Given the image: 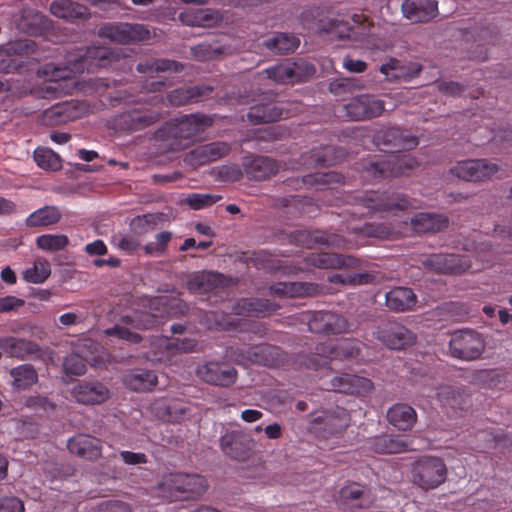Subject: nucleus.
Returning <instances> with one entry per match:
<instances>
[{"label": "nucleus", "mask_w": 512, "mask_h": 512, "mask_svg": "<svg viewBox=\"0 0 512 512\" xmlns=\"http://www.w3.org/2000/svg\"><path fill=\"white\" fill-rule=\"evenodd\" d=\"M69 451L87 460H97L102 456L101 440L89 434L79 433L68 440Z\"/></svg>", "instance_id": "b1692460"}, {"label": "nucleus", "mask_w": 512, "mask_h": 512, "mask_svg": "<svg viewBox=\"0 0 512 512\" xmlns=\"http://www.w3.org/2000/svg\"><path fill=\"white\" fill-rule=\"evenodd\" d=\"M238 364L247 366L249 364H261L264 366L275 367L282 364L285 355L280 348L268 344H261L248 348L236 356Z\"/></svg>", "instance_id": "ddd939ff"}, {"label": "nucleus", "mask_w": 512, "mask_h": 512, "mask_svg": "<svg viewBox=\"0 0 512 512\" xmlns=\"http://www.w3.org/2000/svg\"><path fill=\"white\" fill-rule=\"evenodd\" d=\"M387 419L391 425L399 430H408L413 427L417 420L416 411L409 405L398 403L387 411Z\"/></svg>", "instance_id": "ea45409f"}, {"label": "nucleus", "mask_w": 512, "mask_h": 512, "mask_svg": "<svg viewBox=\"0 0 512 512\" xmlns=\"http://www.w3.org/2000/svg\"><path fill=\"white\" fill-rule=\"evenodd\" d=\"M180 69H182L181 64L166 59H155L152 61H147L145 63H139L137 65V70L140 73H151L169 70L178 71Z\"/></svg>", "instance_id": "bf43d9fd"}, {"label": "nucleus", "mask_w": 512, "mask_h": 512, "mask_svg": "<svg viewBox=\"0 0 512 512\" xmlns=\"http://www.w3.org/2000/svg\"><path fill=\"white\" fill-rule=\"evenodd\" d=\"M71 395L78 403L95 405L101 404L108 400L110 397V391L101 382L83 381L79 382L72 388Z\"/></svg>", "instance_id": "412c9836"}, {"label": "nucleus", "mask_w": 512, "mask_h": 512, "mask_svg": "<svg viewBox=\"0 0 512 512\" xmlns=\"http://www.w3.org/2000/svg\"><path fill=\"white\" fill-rule=\"evenodd\" d=\"M252 169L256 178H267L278 171V165L270 158L256 157L252 161Z\"/></svg>", "instance_id": "052dcab7"}, {"label": "nucleus", "mask_w": 512, "mask_h": 512, "mask_svg": "<svg viewBox=\"0 0 512 512\" xmlns=\"http://www.w3.org/2000/svg\"><path fill=\"white\" fill-rule=\"evenodd\" d=\"M326 388L345 394L366 395L373 390V383L365 377L342 374L333 377Z\"/></svg>", "instance_id": "5701e85b"}, {"label": "nucleus", "mask_w": 512, "mask_h": 512, "mask_svg": "<svg viewBox=\"0 0 512 512\" xmlns=\"http://www.w3.org/2000/svg\"><path fill=\"white\" fill-rule=\"evenodd\" d=\"M485 349L486 341L483 335L475 330L455 331L449 340V353L455 359L474 361L481 358Z\"/></svg>", "instance_id": "423d86ee"}, {"label": "nucleus", "mask_w": 512, "mask_h": 512, "mask_svg": "<svg viewBox=\"0 0 512 512\" xmlns=\"http://www.w3.org/2000/svg\"><path fill=\"white\" fill-rule=\"evenodd\" d=\"M344 108L346 115L355 121L378 117L385 110L384 102L371 94H361L352 98Z\"/></svg>", "instance_id": "2eb2a0df"}, {"label": "nucleus", "mask_w": 512, "mask_h": 512, "mask_svg": "<svg viewBox=\"0 0 512 512\" xmlns=\"http://www.w3.org/2000/svg\"><path fill=\"white\" fill-rule=\"evenodd\" d=\"M421 68L419 63H402L397 59L391 58L388 62L382 64L379 70L388 81H410L420 73Z\"/></svg>", "instance_id": "c756f323"}, {"label": "nucleus", "mask_w": 512, "mask_h": 512, "mask_svg": "<svg viewBox=\"0 0 512 512\" xmlns=\"http://www.w3.org/2000/svg\"><path fill=\"white\" fill-rule=\"evenodd\" d=\"M374 143L379 149L394 154L401 150H410L418 144V138L397 127L383 128L374 135Z\"/></svg>", "instance_id": "1a4fd4ad"}, {"label": "nucleus", "mask_w": 512, "mask_h": 512, "mask_svg": "<svg viewBox=\"0 0 512 512\" xmlns=\"http://www.w3.org/2000/svg\"><path fill=\"white\" fill-rule=\"evenodd\" d=\"M278 305L264 299H242L233 306V313L244 317H264L276 311Z\"/></svg>", "instance_id": "473e14b6"}, {"label": "nucleus", "mask_w": 512, "mask_h": 512, "mask_svg": "<svg viewBox=\"0 0 512 512\" xmlns=\"http://www.w3.org/2000/svg\"><path fill=\"white\" fill-rule=\"evenodd\" d=\"M223 276L216 272H198L188 281V289L193 293H208L223 286Z\"/></svg>", "instance_id": "4c0bfd02"}, {"label": "nucleus", "mask_w": 512, "mask_h": 512, "mask_svg": "<svg viewBox=\"0 0 512 512\" xmlns=\"http://www.w3.org/2000/svg\"><path fill=\"white\" fill-rule=\"evenodd\" d=\"M299 39L287 33H279L273 38L265 41V46L277 53H289L296 50L299 46Z\"/></svg>", "instance_id": "5fc2aeb1"}, {"label": "nucleus", "mask_w": 512, "mask_h": 512, "mask_svg": "<svg viewBox=\"0 0 512 512\" xmlns=\"http://www.w3.org/2000/svg\"><path fill=\"white\" fill-rule=\"evenodd\" d=\"M191 52L195 59L199 61H205L216 58L219 54L222 53V49L212 47V45L207 43H202L192 47Z\"/></svg>", "instance_id": "774afa93"}, {"label": "nucleus", "mask_w": 512, "mask_h": 512, "mask_svg": "<svg viewBox=\"0 0 512 512\" xmlns=\"http://www.w3.org/2000/svg\"><path fill=\"white\" fill-rule=\"evenodd\" d=\"M350 420L349 412L342 407H336L324 412L321 416L314 419L313 424H324L325 431L334 434L337 431L348 426Z\"/></svg>", "instance_id": "79ce46f5"}, {"label": "nucleus", "mask_w": 512, "mask_h": 512, "mask_svg": "<svg viewBox=\"0 0 512 512\" xmlns=\"http://www.w3.org/2000/svg\"><path fill=\"white\" fill-rule=\"evenodd\" d=\"M212 124V119L206 115H184L175 119L169 132L179 139H190Z\"/></svg>", "instance_id": "aec40b11"}, {"label": "nucleus", "mask_w": 512, "mask_h": 512, "mask_svg": "<svg viewBox=\"0 0 512 512\" xmlns=\"http://www.w3.org/2000/svg\"><path fill=\"white\" fill-rule=\"evenodd\" d=\"M182 23L188 26L210 27L221 20L218 11L208 8L189 9L179 15Z\"/></svg>", "instance_id": "58836bf2"}, {"label": "nucleus", "mask_w": 512, "mask_h": 512, "mask_svg": "<svg viewBox=\"0 0 512 512\" xmlns=\"http://www.w3.org/2000/svg\"><path fill=\"white\" fill-rule=\"evenodd\" d=\"M435 0H405L402 3L403 15L412 22H426L437 15Z\"/></svg>", "instance_id": "cd10ccee"}, {"label": "nucleus", "mask_w": 512, "mask_h": 512, "mask_svg": "<svg viewBox=\"0 0 512 512\" xmlns=\"http://www.w3.org/2000/svg\"><path fill=\"white\" fill-rule=\"evenodd\" d=\"M418 166L415 157L409 154H392L385 160L371 162L365 167V178L379 179L404 175Z\"/></svg>", "instance_id": "0eeeda50"}, {"label": "nucleus", "mask_w": 512, "mask_h": 512, "mask_svg": "<svg viewBox=\"0 0 512 512\" xmlns=\"http://www.w3.org/2000/svg\"><path fill=\"white\" fill-rule=\"evenodd\" d=\"M123 382L133 391H147L156 386L157 376L151 371L139 370L126 374Z\"/></svg>", "instance_id": "49530a36"}, {"label": "nucleus", "mask_w": 512, "mask_h": 512, "mask_svg": "<svg viewBox=\"0 0 512 512\" xmlns=\"http://www.w3.org/2000/svg\"><path fill=\"white\" fill-rule=\"evenodd\" d=\"M183 474L170 473L164 475L162 480L155 486L154 493L164 501L172 502L184 500Z\"/></svg>", "instance_id": "2f4dec72"}, {"label": "nucleus", "mask_w": 512, "mask_h": 512, "mask_svg": "<svg viewBox=\"0 0 512 512\" xmlns=\"http://www.w3.org/2000/svg\"><path fill=\"white\" fill-rule=\"evenodd\" d=\"M316 351L320 360L311 359L309 364V367L315 369L325 367L332 359L356 357L359 354V345L352 340H342L336 347H332L330 344H320L316 347Z\"/></svg>", "instance_id": "a211bd4d"}, {"label": "nucleus", "mask_w": 512, "mask_h": 512, "mask_svg": "<svg viewBox=\"0 0 512 512\" xmlns=\"http://www.w3.org/2000/svg\"><path fill=\"white\" fill-rule=\"evenodd\" d=\"M220 195L193 193L187 196L186 203L193 209H202L221 200Z\"/></svg>", "instance_id": "69168bd1"}, {"label": "nucleus", "mask_w": 512, "mask_h": 512, "mask_svg": "<svg viewBox=\"0 0 512 512\" xmlns=\"http://www.w3.org/2000/svg\"><path fill=\"white\" fill-rule=\"evenodd\" d=\"M373 276L368 273H358L353 275H344V274H332L328 277L329 282L335 283V284H352V285H359V284H367L370 281H372Z\"/></svg>", "instance_id": "e2e57ef3"}, {"label": "nucleus", "mask_w": 512, "mask_h": 512, "mask_svg": "<svg viewBox=\"0 0 512 512\" xmlns=\"http://www.w3.org/2000/svg\"><path fill=\"white\" fill-rule=\"evenodd\" d=\"M308 327L311 332L325 334H341L354 330L353 325L346 318L325 311L314 313L308 321Z\"/></svg>", "instance_id": "f3484780"}, {"label": "nucleus", "mask_w": 512, "mask_h": 512, "mask_svg": "<svg viewBox=\"0 0 512 512\" xmlns=\"http://www.w3.org/2000/svg\"><path fill=\"white\" fill-rule=\"evenodd\" d=\"M308 265L321 269H338L356 267L359 260L353 256L330 253H311L306 257Z\"/></svg>", "instance_id": "7c9ffc66"}, {"label": "nucleus", "mask_w": 512, "mask_h": 512, "mask_svg": "<svg viewBox=\"0 0 512 512\" xmlns=\"http://www.w3.org/2000/svg\"><path fill=\"white\" fill-rule=\"evenodd\" d=\"M410 224L416 233H436L448 226V219L441 214L420 212L411 218Z\"/></svg>", "instance_id": "72a5a7b5"}, {"label": "nucleus", "mask_w": 512, "mask_h": 512, "mask_svg": "<svg viewBox=\"0 0 512 512\" xmlns=\"http://www.w3.org/2000/svg\"><path fill=\"white\" fill-rule=\"evenodd\" d=\"M0 348L10 357L20 360L28 358L45 360L52 358V351L42 349L35 342L12 336L0 339Z\"/></svg>", "instance_id": "f8f14e48"}, {"label": "nucleus", "mask_w": 512, "mask_h": 512, "mask_svg": "<svg viewBox=\"0 0 512 512\" xmlns=\"http://www.w3.org/2000/svg\"><path fill=\"white\" fill-rule=\"evenodd\" d=\"M49 10L52 15L68 22L86 20L90 16L89 9L73 0H53Z\"/></svg>", "instance_id": "c85d7f7f"}, {"label": "nucleus", "mask_w": 512, "mask_h": 512, "mask_svg": "<svg viewBox=\"0 0 512 512\" xmlns=\"http://www.w3.org/2000/svg\"><path fill=\"white\" fill-rule=\"evenodd\" d=\"M172 234L169 231H163L155 236V240L147 243L144 246L145 253L150 256H157L162 254L169 241L171 240Z\"/></svg>", "instance_id": "680f3d73"}, {"label": "nucleus", "mask_w": 512, "mask_h": 512, "mask_svg": "<svg viewBox=\"0 0 512 512\" xmlns=\"http://www.w3.org/2000/svg\"><path fill=\"white\" fill-rule=\"evenodd\" d=\"M83 348L97 349V345L90 339L84 341L76 352L67 356L63 361V371L66 375L81 376L86 372V363H92L94 358Z\"/></svg>", "instance_id": "bb28decb"}, {"label": "nucleus", "mask_w": 512, "mask_h": 512, "mask_svg": "<svg viewBox=\"0 0 512 512\" xmlns=\"http://www.w3.org/2000/svg\"><path fill=\"white\" fill-rule=\"evenodd\" d=\"M188 412L189 408L177 401L163 404L157 408V416L169 423H179L183 421Z\"/></svg>", "instance_id": "864d4df0"}, {"label": "nucleus", "mask_w": 512, "mask_h": 512, "mask_svg": "<svg viewBox=\"0 0 512 512\" xmlns=\"http://www.w3.org/2000/svg\"><path fill=\"white\" fill-rule=\"evenodd\" d=\"M99 36L115 43L127 44L149 39L150 32L142 24L113 23L101 27Z\"/></svg>", "instance_id": "9b49d317"}, {"label": "nucleus", "mask_w": 512, "mask_h": 512, "mask_svg": "<svg viewBox=\"0 0 512 512\" xmlns=\"http://www.w3.org/2000/svg\"><path fill=\"white\" fill-rule=\"evenodd\" d=\"M365 493V487L353 483L343 487L340 490V502L343 506L349 508L362 507V497Z\"/></svg>", "instance_id": "6e6d98bb"}, {"label": "nucleus", "mask_w": 512, "mask_h": 512, "mask_svg": "<svg viewBox=\"0 0 512 512\" xmlns=\"http://www.w3.org/2000/svg\"><path fill=\"white\" fill-rule=\"evenodd\" d=\"M370 449L378 454L403 453L410 449L411 443L400 436L381 435L370 440Z\"/></svg>", "instance_id": "e433bc0d"}, {"label": "nucleus", "mask_w": 512, "mask_h": 512, "mask_svg": "<svg viewBox=\"0 0 512 512\" xmlns=\"http://www.w3.org/2000/svg\"><path fill=\"white\" fill-rule=\"evenodd\" d=\"M12 386L17 390L27 389L38 381V374L34 367L29 364H22L10 370Z\"/></svg>", "instance_id": "de8ad7c7"}, {"label": "nucleus", "mask_w": 512, "mask_h": 512, "mask_svg": "<svg viewBox=\"0 0 512 512\" xmlns=\"http://www.w3.org/2000/svg\"><path fill=\"white\" fill-rule=\"evenodd\" d=\"M436 396L443 406L452 409H463L468 402V395L464 390L450 385L440 386Z\"/></svg>", "instance_id": "c03bdc74"}, {"label": "nucleus", "mask_w": 512, "mask_h": 512, "mask_svg": "<svg viewBox=\"0 0 512 512\" xmlns=\"http://www.w3.org/2000/svg\"><path fill=\"white\" fill-rule=\"evenodd\" d=\"M33 158L37 166L43 170L58 171L62 168V160L60 156L50 148H36Z\"/></svg>", "instance_id": "3c124183"}, {"label": "nucleus", "mask_w": 512, "mask_h": 512, "mask_svg": "<svg viewBox=\"0 0 512 512\" xmlns=\"http://www.w3.org/2000/svg\"><path fill=\"white\" fill-rule=\"evenodd\" d=\"M264 73L275 83L293 84L307 76L313 75L315 68L304 61L291 62L286 60L267 68Z\"/></svg>", "instance_id": "9d476101"}, {"label": "nucleus", "mask_w": 512, "mask_h": 512, "mask_svg": "<svg viewBox=\"0 0 512 512\" xmlns=\"http://www.w3.org/2000/svg\"><path fill=\"white\" fill-rule=\"evenodd\" d=\"M157 119L158 113L148 109H134L120 115V123L127 130L143 129L153 124Z\"/></svg>", "instance_id": "a19ab883"}, {"label": "nucleus", "mask_w": 512, "mask_h": 512, "mask_svg": "<svg viewBox=\"0 0 512 512\" xmlns=\"http://www.w3.org/2000/svg\"><path fill=\"white\" fill-rule=\"evenodd\" d=\"M447 473L446 464L441 458L425 456L413 464L411 481L422 490H432L446 481Z\"/></svg>", "instance_id": "39448f33"}, {"label": "nucleus", "mask_w": 512, "mask_h": 512, "mask_svg": "<svg viewBox=\"0 0 512 512\" xmlns=\"http://www.w3.org/2000/svg\"><path fill=\"white\" fill-rule=\"evenodd\" d=\"M466 250H472L476 260L482 262L481 267L473 268L471 261L464 255L455 254H432L424 256L422 264L436 272L441 273H462L466 270L478 271L485 264H489L492 258L491 244L487 240L476 241L465 245Z\"/></svg>", "instance_id": "f03ea898"}, {"label": "nucleus", "mask_w": 512, "mask_h": 512, "mask_svg": "<svg viewBox=\"0 0 512 512\" xmlns=\"http://www.w3.org/2000/svg\"><path fill=\"white\" fill-rule=\"evenodd\" d=\"M197 376L210 385L229 387L238 377L236 369L225 362L208 361L196 370Z\"/></svg>", "instance_id": "4468645a"}, {"label": "nucleus", "mask_w": 512, "mask_h": 512, "mask_svg": "<svg viewBox=\"0 0 512 512\" xmlns=\"http://www.w3.org/2000/svg\"><path fill=\"white\" fill-rule=\"evenodd\" d=\"M51 274L50 263L43 258L36 259L31 267L22 272V277L27 283L41 284Z\"/></svg>", "instance_id": "603ef678"}, {"label": "nucleus", "mask_w": 512, "mask_h": 512, "mask_svg": "<svg viewBox=\"0 0 512 512\" xmlns=\"http://www.w3.org/2000/svg\"><path fill=\"white\" fill-rule=\"evenodd\" d=\"M118 57L119 54L103 47L76 48L67 52L64 65L48 63L38 73L49 82H58L84 71L94 72L98 68L109 67Z\"/></svg>", "instance_id": "f257e3e1"}, {"label": "nucleus", "mask_w": 512, "mask_h": 512, "mask_svg": "<svg viewBox=\"0 0 512 512\" xmlns=\"http://www.w3.org/2000/svg\"><path fill=\"white\" fill-rule=\"evenodd\" d=\"M35 51V43L28 39L9 42L0 47V55H6L9 58L0 61V72L12 73L21 71L23 65L11 58L15 55H23L33 53Z\"/></svg>", "instance_id": "4be33fe9"}, {"label": "nucleus", "mask_w": 512, "mask_h": 512, "mask_svg": "<svg viewBox=\"0 0 512 512\" xmlns=\"http://www.w3.org/2000/svg\"><path fill=\"white\" fill-rule=\"evenodd\" d=\"M287 116L282 105L277 103H261L250 108L247 117L253 124H261L277 121Z\"/></svg>", "instance_id": "f704fd0d"}, {"label": "nucleus", "mask_w": 512, "mask_h": 512, "mask_svg": "<svg viewBox=\"0 0 512 512\" xmlns=\"http://www.w3.org/2000/svg\"><path fill=\"white\" fill-rule=\"evenodd\" d=\"M89 112V106L85 102L71 100L58 103L44 111V120L51 125L71 121L82 117Z\"/></svg>", "instance_id": "6ab92c4d"}, {"label": "nucleus", "mask_w": 512, "mask_h": 512, "mask_svg": "<svg viewBox=\"0 0 512 512\" xmlns=\"http://www.w3.org/2000/svg\"><path fill=\"white\" fill-rule=\"evenodd\" d=\"M416 304V296L410 288L396 287L386 293V305L393 311L410 310Z\"/></svg>", "instance_id": "37998d69"}, {"label": "nucleus", "mask_w": 512, "mask_h": 512, "mask_svg": "<svg viewBox=\"0 0 512 512\" xmlns=\"http://www.w3.org/2000/svg\"><path fill=\"white\" fill-rule=\"evenodd\" d=\"M183 486L185 500L202 495L207 489V482L200 475L183 474Z\"/></svg>", "instance_id": "4d7b16f0"}, {"label": "nucleus", "mask_w": 512, "mask_h": 512, "mask_svg": "<svg viewBox=\"0 0 512 512\" xmlns=\"http://www.w3.org/2000/svg\"><path fill=\"white\" fill-rule=\"evenodd\" d=\"M496 164L483 159L465 160L458 162L450 169V173L465 181H484L498 172Z\"/></svg>", "instance_id": "dca6fc26"}, {"label": "nucleus", "mask_w": 512, "mask_h": 512, "mask_svg": "<svg viewBox=\"0 0 512 512\" xmlns=\"http://www.w3.org/2000/svg\"><path fill=\"white\" fill-rule=\"evenodd\" d=\"M162 346L166 349L164 354L153 357L156 360L172 361V357H175L179 353H191L196 350L197 342L193 338H182L175 340H161Z\"/></svg>", "instance_id": "a18cd8bd"}, {"label": "nucleus", "mask_w": 512, "mask_h": 512, "mask_svg": "<svg viewBox=\"0 0 512 512\" xmlns=\"http://www.w3.org/2000/svg\"><path fill=\"white\" fill-rule=\"evenodd\" d=\"M229 152V144L225 142H213L191 150L186 155L185 161L192 166H200L216 161L226 156Z\"/></svg>", "instance_id": "393cba45"}, {"label": "nucleus", "mask_w": 512, "mask_h": 512, "mask_svg": "<svg viewBox=\"0 0 512 512\" xmlns=\"http://www.w3.org/2000/svg\"><path fill=\"white\" fill-rule=\"evenodd\" d=\"M251 439L240 431H228L220 438L222 451L236 460H243L250 451Z\"/></svg>", "instance_id": "a878e982"}, {"label": "nucleus", "mask_w": 512, "mask_h": 512, "mask_svg": "<svg viewBox=\"0 0 512 512\" xmlns=\"http://www.w3.org/2000/svg\"><path fill=\"white\" fill-rule=\"evenodd\" d=\"M211 91L209 86H196L190 88H179L168 95V100L172 105H184L189 102L199 101L202 96Z\"/></svg>", "instance_id": "8fccbe9b"}, {"label": "nucleus", "mask_w": 512, "mask_h": 512, "mask_svg": "<svg viewBox=\"0 0 512 512\" xmlns=\"http://www.w3.org/2000/svg\"><path fill=\"white\" fill-rule=\"evenodd\" d=\"M354 25L345 22L331 23L327 32L336 38H348L356 42H361L369 49H385L386 43L380 40L375 33V27L371 26L362 16L355 15L353 18Z\"/></svg>", "instance_id": "20e7f679"}, {"label": "nucleus", "mask_w": 512, "mask_h": 512, "mask_svg": "<svg viewBox=\"0 0 512 512\" xmlns=\"http://www.w3.org/2000/svg\"><path fill=\"white\" fill-rule=\"evenodd\" d=\"M104 333L107 336H115L131 344H137L141 341V337L138 333L123 325H115L114 327L107 328L104 330Z\"/></svg>", "instance_id": "0e129e2a"}, {"label": "nucleus", "mask_w": 512, "mask_h": 512, "mask_svg": "<svg viewBox=\"0 0 512 512\" xmlns=\"http://www.w3.org/2000/svg\"><path fill=\"white\" fill-rule=\"evenodd\" d=\"M270 293L278 297H303L318 293L319 287L314 283L305 282H279L272 285Z\"/></svg>", "instance_id": "c9c22d12"}, {"label": "nucleus", "mask_w": 512, "mask_h": 512, "mask_svg": "<svg viewBox=\"0 0 512 512\" xmlns=\"http://www.w3.org/2000/svg\"><path fill=\"white\" fill-rule=\"evenodd\" d=\"M357 206V213L361 215L380 217L396 216L400 211L413 208L412 202L404 194L397 192L365 193Z\"/></svg>", "instance_id": "7ed1b4c3"}, {"label": "nucleus", "mask_w": 512, "mask_h": 512, "mask_svg": "<svg viewBox=\"0 0 512 512\" xmlns=\"http://www.w3.org/2000/svg\"><path fill=\"white\" fill-rule=\"evenodd\" d=\"M375 337L387 348L401 350L413 346L417 335L397 321H387L381 324L375 332Z\"/></svg>", "instance_id": "6e6552de"}, {"label": "nucleus", "mask_w": 512, "mask_h": 512, "mask_svg": "<svg viewBox=\"0 0 512 512\" xmlns=\"http://www.w3.org/2000/svg\"><path fill=\"white\" fill-rule=\"evenodd\" d=\"M161 340H169L167 337H162V336H159V337H155L154 339L151 340L150 342V347H149V350H147L144 355L146 357V359L152 363H163V364H173L175 363L176 361L174 360V357H172V361H164V360H156V359H153V357H156L157 355H160V354H166L164 351L166 350L162 345H160V343L162 344V341Z\"/></svg>", "instance_id": "338daca9"}, {"label": "nucleus", "mask_w": 512, "mask_h": 512, "mask_svg": "<svg viewBox=\"0 0 512 512\" xmlns=\"http://www.w3.org/2000/svg\"><path fill=\"white\" fill-rule=\"evenodd\" d=\"M68 244L69 239L63 234H43L36 238L37 247L48 252L63 250Z\"/></svg>", "instance_id": "13d9d810"}, {"label": "nucleus", "mask_w": 512, "mask_h": 512, "mask_svg": "<svg viewBox=\"0 0 512 512\" xmlns=\"http://www.w3.org/2000/svg\"><path fill=\"white\" fill-rule=\"evenodd\" d=\"M61 219V213L55 206H45L32 212L26 218L28 227H41L54 225Z\"/></svg>", "instance_id": "09e8293b"}]
</instances>
